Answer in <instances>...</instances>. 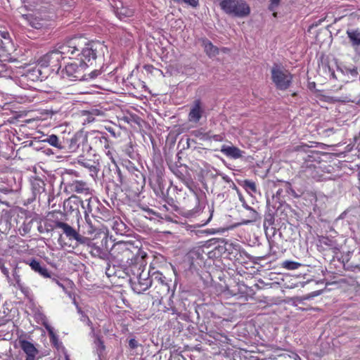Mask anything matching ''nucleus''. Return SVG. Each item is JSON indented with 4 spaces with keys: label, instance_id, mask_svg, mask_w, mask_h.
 <instances>
[{
    "label": "nucleus",
    "instance_id": "nucleus-1",
    "mask_svg": "<svg viewBox=\"0 0 360 360\" xmlns=\"http://www.w3.org/2000/svg\"><path fill=\"white\" fill-rule=\"evenodd\" d=\"M78 58H75L76 60L68 63L65 68L62 70L63 77H67L70 80H84V70L89 65H92L93 61L96 58V49L93 47H88L82 49L81 53H77Z\"/></svg>",
    "mask_w": 360,
    "mask_h": 360
},
{
    "label": "nucleus",
    "instance_id": "nucleus-2",
    "mask_svg": "<svg viewBox=\"0 0 360 360\" xmlns=\"http://www.w3.org/2000/svg\"><path fill=\"white\" fill-rule=\"evenodd\" d=\"M94 44L88 41L86 38L82 37H75L69 39L64 42L58 43L55 49L57 52L61 55V58H69L74 59L78 58L77 53H81V51L88 47H93Z\"/></svg>",
    "mask_w": 360,
    "mask_h": 360
},
{
    "label": "nucleus",
    "instance_id": "nucleus-3",
    "mask_svg": "<svg viewBox=\"0 0 360 360\" xmlns=\"http://www.w3.org/2000/svg\"><path fill=\"white\" fill-rule=\"evenodd\" d=\"M219 6L224 13L234 17L244 18L250 13V6L244 0H222Z\"/></svg>",
    "mask_w": 360,
    "mask_h": 360
},
{
    "label": "nucleus",
    "instance_id": "nucleus-4",
    "mask_svg": "<svg viewBox=\"0 0 360 360\" xmlns=\"http://www.w3.org/2000/svg\"><path fill=\"white\" fill-rule=\"evenodd\" d=\"M132 249L134 248L131 243L120 241L112 246L110 255L120 262H128L134 255Z\"/></svg>",
    "mask_w": 360,
    "mask_h": 360
},
{
    "label": "nucleus",
    "instance_id": "nucleus-5",
    "mask_svg": "<svg viewBox=\"0 0 360 360\" xmlns=\"http://www.w3.org/2000/svg\"><path fill=\"white\" fill-rule=\"evenodd\" d=\"M271 72L272 81L278 89L285 90L290 86L292 77L287 70L275 65Z\"/></svg>",
    "mask_w": 360,
    "mask_h": 360
},
{
    "label": "nucleus",
    "instance_id": "nucleus-6",
    "mask_svg": "<svg viewBox=\"0 0 360 360\" xmlns=\"http://www.w3.org/2000/svg\"><path fill=\"white\" fill-rule=\"evenodd\" d=\"M131 286L134 292L141 294L148 290L152 285L150 272L142 270L136 276L130 279Z\"/></svg>",
    "mask_w": 360,
    "mask_h": 360
},
{
    "label": "nucleus",
    "instance_id": "nucleus-7",
    "mask_svg": "<svg viewBox=\"0 0 360 360\" xmlns=\"http://www.w3.org/2000/svg\"><path fill=\"white\" fill-rule=\"evenodd\" d=\"M61 55L54 48L53 50L44 55L39 60L38 65L41 68L50 67L51 70H58L60 68Z\"/></svg>",
    "mask_w": 360,
    "mask_h": 360
},
{
    "label": "nucleus",
    "instance_id": "nucleus-8",
    "mask_svg": "<svg viewBox=\"0 0 360 360\" xmlns=\"http://www.w3.org/2000/svg\"><path fill=\"white\" fill-rule=\"evenodd\" d=\"M205 116H206L205 105L200 99H195L190 105L188 120L192 123H198Z\"/></svg>",
    "mask_w": 360,
    "mask_h": 360
},
{
    "label": "nucleus",
    "instance_id": "nucleus-9",
    "mask_svg": "<svg viewBox=\"0 0 360 360\" xmlns=\"http://www.w3.org/2000/svg\"><path fill=\"white\" fill-rule=\"evenodd\" d=\"M8 281L11 285L20 290L24 295H27L29 294L30 289L22 282L18 266L13 269L12 276H9Z\"/></svg>",
    "mask_w": 360,
    "mask_h": 360
},
{
    "label": "nucleus",
    "instance_id": "nucleus-10",
    "mask_svg": "<svg viewBox=\"0 0 360 360\" xmlns=\"http://www.w3.org/2000/svg\"><path fill=\"white\" fill-rule=\"evenodd\" d=\"M19 345L26 355L25 360H35L39 351L32 343L25 340H20Z\"/></svg>",
    "mask_w": 360,
    "mask_h": 360
},
{
    "label": "nucleus",
    "instance_id": "nucleus-11",
    "mask_svg": "<svg viewBox=\"0 0 360 360\" xmlns=\"http://www.w3.org/2000/svg\"><path fill=\"white\" fill-rule=\"evenodd\" d=\"M20 21L36 29H40L46 25L45 20L32 14L21 15Z\"/></svg>",
    "mask_w": 360,
    "mask_h": 360
},
{
    "label": "nucleus",
    "instance_id": "nucleus-12",
    "mask_svg": "<svg viewBox=\"0 0 360 360\" xmlns=\"http://www.w3.org/2000/svg\"><path fill=\"white\" fill-rule=\"evenodd\" d=\"M220 150L227 158L235 160L242 158L244 154V151L233 146L223 145Z\"/></svg>",
    "mask_w": 360,
    "mask_h": 360
},
{
    "label": "nucleus",
    "instance_id": "nucleus-13",
    "mask_svg": "<svg viewBox=\"0 0 360 360\" xmlns=\"http://www.w3.org/2000/svg\"><path fill=\"white\" fill-rule=\"evenodd\" d=\"M11 41L8 32L0 30V55L9 51Z\"/></svg>",
    "mask_w": 360,
    "mask_h": 360
},
{
    "label": "nucleus",
    "instance_id": "nucleus-14",
    "mask_svg": "<svg viewBox=\"0 0 360 360\" xmlns=\"http://www.w3.org/2000/svg\"><path fill=\"white\" fill-rule=\"evenodd\" d=\"M55 225L56 228L62 229L70 240L74 239L77 236V232L69 224L62 221H56Z\"/></svg>",
    "mask_w": 360,
    "mask_h": 360
},
{
    "label": "nucleus",
    "instance_id": "nucleus-15",
    "mask_svg": "<svg viewBox=\"0 0 360 360\" xmlns=\"http://www.w3.org/2000/svg\"><path fill=\"white\" fill-rule=\"evenodd\" d=\"M94 335L95 338L94 341V349H95L96 352L97 353L99 359H101V357L105 354V346L104 345L103 341L101 340L100 335L95 334L94 333Z\"/></svg>",
    "mask_w": 360,
    "mask_h": 360
},
{
    "label": "nucleus",
    "instance_id": "nucleus-16",
    "mask_svg": "<svg viewBox=\"0 0 360 360\" xmlns=\"http://www.w3.org/2000/svg\"><path fill=\"white\" fill-rule=\"evenodd\" d=\"M202 46L207 55L212 58L216 56L219 53V49L214 46L211 41L207 39L202 40Z\"/></svg>",
    "mask_w": 360,
    "mask_h": 360
},
{
    "label": "nucleus",
    "instance_id": "nucleus-17",
    "mask_svg": "<svg viewBox=\"0 0 360 360\" xmlns=\"http://www.w3.org/2000/svg\"><path fill=\"white\" fill-rule=\"evenodd\" d=\"M30 266L32 270L39 273L44 277L48 278L50 276L47 269L45 266H42L38 261L32 259L30 263Z\"/></svg>",
    "mask_w": 360,
    "mask_h": 360
},
{
    "label": "nucleus",
    "instance_id": "nucleus-18",
    "mask_svg": "<svg viewBox=\"0 0 360 360\" xmlns=\"http://www.w3.org/2000/svg\"><path fill=\"white\" fill-rule=\"evenodd\" d=\"M153 279L161 285L162 290L164 292L169 291V287L167 283L165 276H164L162 273L159 271L154 272L152 275V280Z\"/></svg>",
    "mask_w": 360,
    "mask_h": 360
},
{
    "label": "nucleus",
    "instance_id": "nucleus-19",
    "mask_svg": "<svg viewBox=\"0 0 360 360\" xmlns=\"http://www.w3.org/2000/svg\"><path fill=\"white\" fill-rule=\"evenodd\" d=\"M72 188L77 193L89 194V188L86 183L82 181H75L72 184Z\"/></svg>",
    "mask_w": 360,
    "mask_h": 360
},
{
    "label": "nucleus",
    "instance_id": "nucleus-20",
    "mask_svg": "<svg viewBox=\"0 0 360 360\" xmlns=\"http://www.w3.org/2000/svg\"><path fill=\"white\" fill-rule=\"evenodd\" d=\"M339 70L342 74L348 76L349 79L355 78L358 75L357 68L354 65L339 67Z\"/></svg>",
    "mask_w": 360,
    "mask_h": 360
},
{
    "label": "nucleus",
    "instance_id": "nucleus-21",
    "mask_svg": "<svg viewBox=\"0 0 360 360\" xmlns=\"http://www.w3.org/2000/svg\"><path fill=\"white\" fill-rule=\"evenodd\" d=\"M115 13L120 20H124L126 18L132 16L134 15V11L127 7L122 6L117 8Z\"/></svg>",
    "mask_w": 360,
    "mask_h": 360
},
{
    "label": "nucleus",
    "instance_id": "nucleus-22",
    "mask_svg": "<svg viewBox=\"0 0 360 360\" xmlns=\"http://www.w3.org/2000/svg\"><path fill=\"white\" fill-rule=\"evenodd\" d=\"M89 247L90 248V253L94 257L102 258L104 253L103 250L95 243L89 242Z\"/></svg>",
    "mask_w": 360,
    "mask_h": 360
},
{
    "label": "nucleus",
    "instance_id": "nucleus-23",
    "mask_svg": "<svg viewBox=\"0 0 360 360\" xmlns=\"http://www.w3.org/2000/svg\"><path fill=\"white\" fill-rule=\"evenodd\" d=\"M50 337L51 342L57 348L59 349L62 347V343L59 341L58 336L53 330V328H49L47 330Z\"/></svg>",
    "mask_w": 360,
    "mask_h": 360
},
{
    "label": "nucleus",
    "instance_id": "nucleus-24",
    "mask_svg": "<svg viewBox=\"0 0 360 360\" xmlns=\"http://www.w3.org/2000/svg\"><path fill=\"white\" fill-rule=\"evenodd\" d=\"M35 319L39 323L42 324L45 327L46 330L49 328H52V326L49 325L46 316L42 312H37L35 314Z\"/></svg>",
    "mask_w": 360,
    "mask_h": 360
},
{
    "label": "nucleus",
    "instance_id": "nucleus-25",
    "mask_svg": "<svg viewBox=\"0 0 360 360\" xmlns=\"http://www.w3.org/2000/svg\"><path fill=\"white\" fill-rule=\"evenodd\" d=\"M44 141L47 142L51 146L56 147L57 148H62V146L60 143L59 139L56 135H54V134L50 135L46 139H44Z\"/></svg>",
    "mask_w": 360,
    "mask_h": 360
},
{
    "label": "nucleus",
    "instance_id": "nucleus-26",
    "mask_svg": "<svg viewBox=\"0 0 360 360\" xmlns=\"http://www.w3.org/2000/svg\"><path fill=\"white\" fill-rule=\"evenodd\" d=\"M95 143L103 146L105 148H108V139L101 134L98 133L94 138Z\"/></svg>",
    "mask_w": 360,
    "mask_h": 360
},
{
    "label": "nucleus",
    "instance_id": "nucleus-27",
    "mask_svg": "<svg viewBox=\"0 0 360 360\" xmlns=\"http://www.w3.org/2000/svg\"><path fill=\"white\" fill-rule=\"evenodd\" d=\"M192 134L199 140L205 141L208 140L209 131H205L202 129H200L193 131Z\"/></svg>",
    "mask_w": 360,
    "mask_h": 360
},
{
    "label": "nucleus",
    "instance_id": "nucleus-28",
    "mask_svg": "<svg viewBox=\"0 0 360 360\" xmlns=\"http://www.w3.org/2000/svg\"><path fill=\"white\" fill-rule=\"evenodd\" d=\"M347 34L354 45L360 44V32L359 31H347Z\"/></svg>",
    "mask_w": 360,
    "mask_h": 360
},
{
    "label": "nucleus",
    "instance_id": "nucleus-29",
    "mask_svg": "<svg viewBox=\"0 0 360 360\" xmlns=\"http://www.w3.org/2000/svg\"><path fill=\"white\" fill-rule=\"evenodd\" d=\"M248 217L250 218V219H243L240 223V224L247 225L256 221L257 218V212L253 208H252L251 210H249Z\"/></svg>",
    "mask_w": 360,
    "mask_h": 360
},
{
    "label": "nucleus",
    "instance_id": "nucleus-30",
    "mask_svg": "<svg viewBox=\"0 0 360 360\" xmlns=\"http://www.w3.org/2000/svg\"><path fill=\"white\" fill-rule=\"evenodd\" d=\"M225 136L224 134H214L212 131H209L208 141H214L215 142H221L224 141Z\"/></svg>",
    "mask_w": 360,
    "mask_h": 360
},
{
    "label": "nucleus",
    "instance_id": "nucleus-31",
    "mask_svg": "<svg viewBox=\"0 0 360 360\" xmlns=\"http://www.w3.org/2000/svg\"><path fill=\"white\" fill-rule=\"evenodd\" d=\"M300 264L292 261H285L283 267L288 270H295L300 266Z\"/></svg>",
    "mask_w": 360,
    "mask_h": 360
},
{
    "label": "nucleus",
    "instance_id": "nucleus-32",
    "mask_svg": "<svg viewBox=\"0 0 360 360\" xmlns=\"http://www.w3.org/2000/svg\"><path fill=\"white\" fill-rule=\"evenodd\" d=\"M79 144L78 143V139L76 136L72 137L70 140L68 148L70 152H75L79 148Z\"/></svg>",
    "mask_w": 360,
    "mask_h": 360
},
{
    "label": "nucleus",
    "instance_id": "nucleus-33",
    "mask_svg": "<svg viewBox=\"0 0 360 360\" xmlns=\"http://www.w3.org/2000/svg\"><path fill=\"white\" fill-rule=\"evenodd\" d=\"M244 186L247 190H250L253 193L257 192L256 184L254 181L250 180H245L244 181Z\"/></svg>",
    "mask_w": 360,
    "mask_h": 360
},
{
    "label": "nucleus",
    "instance_id": "nucleus-34",
    "mask_svg": "<svg viewBox=\"0 0 360 360\" xmlns=\"http://www.w3.org/2000/svg\"><path fill=\"white\" fill-rule=\"evenodd\" d=\"M279 4H280V0H271L270 4L269 6V9L271 11L274 12L273 15L275 18L277 16V13L275 12V11H276V8L278 7V6L279 5Z\"/></svg>",
    "mask_w": 360,
    "mask_h": 360
},
{
    "label": "nucleus",
    "instance_id": "nucleus-35",
    "mask_svg": "<svg viewBox=\"0 0 360 360\" xmlns=\"http://www.w3.org/2000/svg\"><path fill=\"white\" fill-rule=\"evenodd\" d=\"M79 244H86L89 246V242H91L89 238L80 236L78 233L77 236L74 238Z\"/></svg>",
    "mask_w": 360,
    "mask_h": 360
},
{
    "label": "nucleus",
    "instance_id": "nucleus-36",
    "mask_svg": "<svg viewBox=\"0 0 360 360\" xmlns=\"http://www.w3.org/2000/svg\"><path fill=\"white\" fill-rule=\"evenodd\" d=\"M73 303L76 305L77 308L78 313L82 315L81 320L84 322H86L88 325H90L91 323V321L89 320V317L83 314L81 309L79 307L78 304L76 303V301L74 300Z\"/></svg>",
    "mask_w": 360,
    "mask_h": 360
},
{
    "label": "nucleus",
    "instance_id": "nucleus-37",
    "mask_svg": "<svg viewBox=\"0 0 360 360\" xmlns=\"http://www.w3.org/2000/svg\"><path fill=\"white\" fill-rule=\"evenodd\" d=\"M39 183L43 184L42 181H39V183H37L39 188H37V186H35L34 183L32 184L33 193L34 195H36L37 194L41 193V192L44 191V190L43 186L39 185Z\"/></svg>",
    "mask_w": 360,
    "mask_h": 360
},
{
    "label": "nucleus",
    "instance_id": "nucleus-38",
    "mask_svg": "<svg viewBox=\"0 0 360 360\" xmlns=\"http://www.w3.org/2000/svg\"><path fill=\"white\" fill-rule=\"evenodd\" d=\"M176 2L180 3L184 2L193 7H196L198 5V0H174Z\"/></svg>",
    "mask_w": 360,
    "mask_h": 360
},
{
    "label": "nucleus",
    "instance_id": "nucleus-39",
    "mask_svg": "<svg viewBox=\"0 0 360 360\" xmlns=\"http://www.w3.org/2000/svg\"><path fill=\"white\" fill-rule=\"evenodd\" d=\"M129 346L131 349H136L139 346V344L135 339L132 338L129 341Z\"/></svg>",
    "mask_w": 360,
    "mask_h": 360
},
{
    "label": "nucleus",
    "instance_id": "nucleus-40",
    "mask_svg": "<svg viewBox=\"0 0 360 360\" xmlns=\"http://www.w3.org/2000/svg\"><path fill=\"white\" fill-rule=\"evenodd\" d=\"M349 285H354L355 284H359V281L356 280V278H354L353 275H349Z\"/></svg>",
    "mask_w": 360,
    "mask_h": 360
},
{
    "label": "nucleus",
    "instance_id": "nucleus-41",
    "mask_svg": "<svg viewBox=\"0 0 360 360\" xmlns=\"http://www.w3.org/2000/svg\"><path fill=\"white\" fill-rule=\"evenodd\" d=\"M79 162L84 167L89 168L90 170H93L94 169H95V167L91 165L89 162L80 161Z\"/></svg>",
    "mask_w": 360,
    "mask_h": 360
},
{
    "label": "nucleus",
    "instance_id": "nucleus-42",
    "mask_svg": "<svg viewBox=\"0 0 360 360\" xmlns=\"http://www.w3.org/2000/svg\"><path fill=\"white\" fill-rule=\"evenodd\" d=\"M56 284H57L59 287H60V288L63 289V290L66 294H68V296H69V297H71V294H70V293L67 290V289L65 288V287L64 286V285H63L62 283H60V281H56Z\"/></svg>",
    "mask_w": 360,
    "mask_h": 360
},
{
    "label": "nucleus",
    "instance_id": "nucleus-43",
    "mask_svg": "<svg viewBox=\"0 0 360 360\" xmlns=\"http://www.w3.org/2000/svg\"><path fill=\"white\" fill-rule=\"evenodd\" d=\"M1 272L7 277V278H9V271L8 269L6 267L1 268Z\"/></svg>",
    "mask_w": 360,
    "mask_h": 360
},
{
    "label": "nucleus",
    "instance_id": "nucleus-44",
    "mask_svg": "<svg viewBox=\"0 0 360 360\" xmlns=\"http://www.w3.org/2000/svg\"><path fill=\"white\" fill-rule=\"evenodd\" d=\"M241 201H243V207L246 209L247 210H250L252 209L251 207H250L244 200H243L242 199H240Z\"/></svg>",
    "mask_w": 360,
    "mask_h": 360
},
{
    "label": "nucleus",
    "instance_id": "nucleus-45",
    "mask_svg": "<svg viewBox=\"0 0 360 360\" xmlns=\"http://www.w3.org/2000/svg\"><path fill=\"white\" fill-rule=\"evenodd\" d=\"M212 217V214L210 213L209 218L205 222H203L202 225L203 226V225L207 224L211 221Z\"/></svg>",
    "mask_w": 360,
    "mask_h": 360
},
{
    "label": "nucleus",
    "instance_id": "nucleus-46",
    "mask_svg": "<svg viewBox=\"0 0 360 360\" xmlns=\"http://www.w3.org/2000/svg\"><path fill=\"white\" fill-rule=\"evenodd\" d=\"M345 283H346V279L345 278L339 279V281H338L339 287L341 286L342 284Z\"/></svg>",
    "mask_w": 360,
    "mask_h": 360
},
{
    "label": "nucleus",
    "instance_id": "nucleus-47",
    "mask_svg": "<svg viewBox=\"0 0 360 360\" xmlns=\"http://www.w3.org/2000/svg\"><path fill=\"white\" fill-rule=\"evenodd\" d=\"M98 72L97 71L92 72H91V78H94V77H96L98 75Z\"/></svg>",
    "mask_w": 360,
    "mask_h": 360
},
{
    "label": "nucleus",
    "instance_id": "nucleus-48",
    "mask_svg": "<svg viewBox=\"0 0 360 360\" xmlns=\"http://www.w3.org/2000/svg\"><path fill=\"white\" fill-rule=\"evenodd\" d=\"M107 155H108L110 157V159H112V155H111V153L110 152V150H108L107 153H106Z\"/></svg>",
    "mask_w": 360,
    "mask_h": 360
},
{
    "label": "nucleus",
    "instance_id": "nucleus-49",
    "mask_svg": "<svg viewBox=\"0 0 360 360\" xmlns=\"http://www.w3.org/2000/svg\"><path fill=\"white\" fill-rule=\"evenodd\" d=\"M65 360H70L68 354L66 353H65Z\"/></svg>",
    "mask_w": 360,
    "mask_h": 360
},
{
    "label": "nucleus",
    "instance_id": "nucleus-50",
    "mask_svg": "<svg viewBox=\"0 0 360 360\" xmlns=\"http://www.w3.org/2000/svg\"><path fill=\"white\" fill-rule=\"evenodd\" d=\"M331 75L333 76V78H335V72H333L331 73Z\"/></svg>",
    "mask_w": 360,
    "mask_h": 360
},
{
    "label": "nucleus",
    "instance_id": "nucleus-51",
    "mask_svg": "<svg viewBox=\"0 0 360 360\" xmlns=\"http://www.w3.org/2000/svg\"><path fill=\"white\" fill-rule=\"evenodd\" d=\"M226 50H227V49H226V48H223V49H222V51H223L224 52H225Z\"/></svg>",
    "mask_w": 360,
    "mask_h": 360
}]
</instances>
